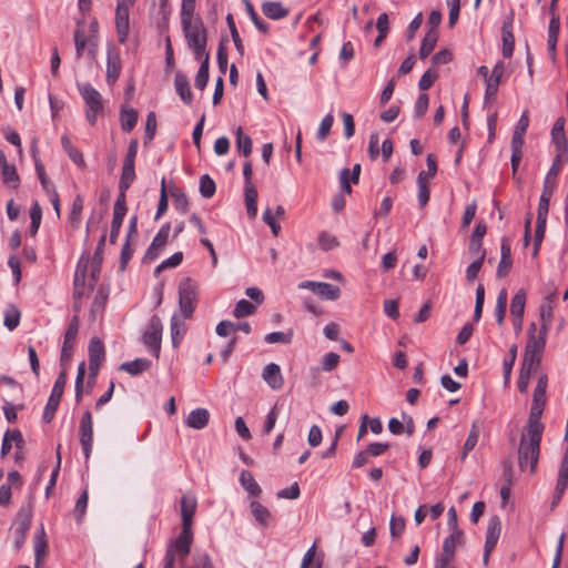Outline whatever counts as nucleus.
Segmentation results:
<instances>
[{"instance_id": "1", "label": "nucleus", "mask_w": 568, "mask_h": 568, "mask_svg": "<svg viewBox=\"0 0 568 568\" xmlns=\"http://www.w3.org/2000/svg\"><path fill=\"white\" fill-rule=\"evenodd\" d=\"M545 405L531 404L529 418L525 430L521 434L518 447L519 468L524 470L528 465L532 474L537 467L540 443L544 432V424L540 418Z\"/></svg>"}, {"instance_id": "2", "label": "nucleus", "mask_w": 568, "mask_h": 568, "mask_svg": "<svg viewBox=\"0 0 568 568\" xmlns=\"http://www.w3.org/2000/svg\"><path fill=\"white\" fill-rule=\"evenodd\" d=\"M77 88L85 103V120L94 125L98 115L103 111V100L100 92L88 82H78Z\"/></svg>"}, {"instance_id": "3", "label": "nucleus", "mask_w": 568, "mask_h": 568, "mask_svg": "<svg viewBox=\"0 0 568 568\" xmlns=\"http://www.w3.org/2000/svg\"><path fill=\"white\" fill-rule=\"evenodd\" d=\"M199 297V286L190 277L183 278L179 284V305L184 318H190L195 310Z\"/></svg>"}, {"instance_id": "4", "label": "nucleus", "mask_w": 568, "mask_h": 568, "mask_svg": "<svg viewBox=\"0 0 568 568\" xmlns=\"http://www.w3.org/2000/svg\"><path fill=\"white\" fill-rule=\"evenodd\" d=\"M192 542V529L182 528L176 540L170 545L164 557L163 568H174L176 557L184 558L189 555Z\"/></svg>"}, {"instance_id": "5", "label": "nucleus", "mask_w": 568, "mask_h": 568, "mask_svg": "<svg viewBox=\"0 0 568 568\" xmlns=\"http://www.w3.org/2000/svg\"><path fill=\"white\" fill-rule=\"evenodd\" d=\"M65 383H67V369L63 368L54 382L53 388L51 390V395H50L48 403L44 407V412H43V416H42V419L44 423H50L53 419L54 414L59 407L61 397L63 395Z\"/></svg>"}, {"instance_id": "6", "label": "nucleus", "mask_w": 568, "mask_h": 568, "mask_svg": "<svg viewBox=\"0 0 568 568\" xmlns=\"http://www.w3.org/2000/svg\"><path fill=\"white\" fill-rule=\"evenodd\" d=\"M136 0H118L115 9V27L118 40L125 43L130 31V8Z\"/></svg>"}, {"instance_id": "7", "label": "nucleus", "mask_w": 568, "mask_h": 568, "mask_svg": "<svg viewBox=\"0 0 568 568\" xmlns=\"http://www.w3.org/2000/svg\"><path fill=\"white\" fill-rule=\"evenodd\" d=\"M162 329L163 325L160 317L153 315L143 334V343L149 347L150 352L154 354L156 357L160 356L161 352Z\"/></svg>"}, {"instance_id": "8", "label": "nucleus", "mask_w": 568, "mask_h": 568, "mask_svg": "<svg viewBox=\"0 0 568 568\" xmlns=\"http://www.w3.org/2000/svg\"><path fill=\"white\" fill-rule=\"evenodd\" d=\"M32 510L30 506L21 507L17 514L14 528V548L19 550L26 542L28 531L31 526Z\"/></svg>"}, {"instance_id": "9", "label": "nucleus", "mask_w": 568, "mask_h": 568, "mask_svg": "<svg viewBox=\"0 0 568 568\" xmlns=\"http://www.w3.org/2000/svg\"><path fill=\"white\" fill-rule=\"evenodd\" d=\"M181 24L189 47L207 42V31L200 17H196L195 20L192 21L181 22Z\"/></svg>"}, {"instance_id": "10", "label": "nucleus", "mask_w": 568, "mask_h": 568, "mask_svg": "<svg viewBox=\"0 0 568 568\" xmlns=\"http://www.w3.org/2000/svg\"><path fill=\"white\" fill-rule=\"evenodd\" d=\"M79 316L73 315L67 332L64 334V341L61 349L60 364L67 369V365L71 361V355L75 345V339L79 331Z\"/></svg>"}, {"instance_id": "11", "label": "nucleus", "mask_w": 568, "mask_h": 568, "mask_svg": "<svg viewBox=\"0 0 568 568\" xmlns=\"http://www.w3.org/2000/svg\"><path fill=\"white\" fill-rule=\"evenodd\" d=\"M89 371L90 379H95L101 364L105 358V348L103 342L99 337H93L90 341L89 348Z\"/></svg>"}, {"instance_id": "12", "label": "nucleus", "mask_w": 568, "mask_h": 568, "mask_svg": "<svg viewBox=\"0 0 568 568\" xmlns=\"http://www.w3.org/2000/svg\"><path fill=\"white\" fill-rule=\"evenodd\" d=\"M298 288L310 290L326 301H336L341 295L339 287L325 282L304 281L298 284Z\"/></svg>"}, {"instance_id": "13", "label": "nucleus", "mask_w": 568, "mask_h": 568, "mask_svg": "<svg viewBox=\"0 0 568 568\" xmlns=\"http://www.w3.org/2000/svg\"><path fill=\"white\" fill-rule=\"evenodd\" d=\"M79 435L84 457L88 459L91 455L93 443V419L90 410H85L81 417Z\"/></svg>"}, {"instance_id": "14", "label": "nucleus", "mask_w": 568, "mask_h": 568, "mask_svg": "<svg viewBox=\"0 0 568 568\" xmlns=\"http://www.w3.org/2000/svg\"><path fill=\"white\" fill-rule=\"evenodd\" d=\"M126 204H125V195L120 194L114 203L113 207V219L111 222V231H110V243L114 244L118 235L120 233V229L123 223V219L126 214Z\"/></svg>"}, {"instance_id": "15", "label": "nucleus", "mask_w": 568, "mask_h": 568, "mask_svg": "<svg viewBox=\"0 0 568 568\" xmlns=\"http://www.w3.org/2000/svg\"><path fill=\"white\" fill-rule=\"evenodd\" d=\"M464 544V531L462 529H455L448 537L444 539L443 551L436 555L435 558L455 560L456 548Z\"/></svg>"}, {"instance_id": "16", "label": "nucleus", "mask_w": 568, "mask_h": 568, "mask_svg": "<svg viewBox=\"0 0 568 568\" xmlns=\"http://www.w3.org/2000/svg\"><path fill=\"white\" fill-rule=\"evenodd\" d=\"M170 223H165L161 226L156 235L154 236L151 245L149 246L144 258L146 261H154L158 258L160 251L165 246L170 234Z\"/></svg>"}, {"instance_id": "17", "label": "nucleus", "mask_w": 568, "mask_h": 568, "mask_svg": "<svg viewBox=\"0 0 568 568\" xmlns=\"http://www.w3.org/2000/svg\"><path fill=\"white\" fill-rule=\"evenodd\" d=\"M505 65L503 61H499L495 64V67L491 70V73L489 74V78L485 81L486 82V90H485V104L490 102L493 100L497 92L498 87L501 80V77L504 74Z\"/></svg>"}, {"instance_id": "18", "label": "nucleus", "mask_w": 568, "mask_h": 568, "mask_svg": "<svg viewBox=\"0 0 568 568\" xmlns=\"http://www.w3.org/2000/svg\"><path fill=\"white\" fill-rule=\"evenodd\" d=\"M565 121L558 119L551 129V139L555 143L557 154H561L565 161H568V142L565 134Z\"/></svg>"}, {"instance_id": "19", "label": "nucleus", "mask_w": 568, "mask_h": 568, "mask_svg": "<svg viewBox=\"0 0 568 568\" xmlns=\"http://www.w3.org/2000/svg\"><path fill=\"white\" fill-rule=\"evenodd\" d=\"M514 12L511 11L503 22L501 40H503V55L510 58L514 52L515 38L513 34Z\"/></svg>"}, {"instance_id": "20", "label": "nucleus", "mask_w": 568, "mask_h": 568, "mask_svg": "<svg viewBox=\"0 0 568 568\" xmlns=\"http://www.w3.org/2000/svg\"><path fill=\"white\" fill-rule=\"evenodd\" d=\"M181 517L182 528L191 529L193 524V516L196 510L197 501L195 496L186 494L181 498Z\"/></svg>"}, {"instance_id": "21", "label": "nucleus", "mask_w": 568, "mask_h": 568, "mask_svg": "<svg viewBox=\"0 0 568 568\" xmlns=\"http://www.w3.org/2000/svg\"><path fill=\"white\" fill-rule=\"evenodd\" d=\"M513 260H511V246L508 239L501 240L500 245V261L497 267V277H505L511 270Z\"/></svg>"}, {"instance_id": "22", "label": "nucleus", "mask_w": 568, "mask_h": 568, "mask_svg": "<svg viewBox=\"0 0 568 568\" xmlns=\"http://www.w3.org/2000/svg\"><path fill=\"white\" fill-rule=\"evenodd\" d=\"M262 377L272 389H280L284 384L281 368L275 363H270L264 367Z\"/></svg>"}, {"instance_id": "23", "label": "nucleus", "mask_w": 568, "mask_h": 568, "mask_svg": "<svg viewBox=\"0 0 568 568\" xmlns=\"http://www.w3.org/2000/svg\"><path fill=\"white\" fill-rule=\"evenodd\" d=\"M210 420V412L206 408H196L190 412L184 423L193 429H203Z\"/></svg>"}, {"instance_id": "24", "label": "nucleus", "mask_w": 568, "mask_h": 568, "mask_svg": "<svg viewBox=\"0 0 568 568\" xmlns=\"http://www.w3.org/2000/svg\"><path fill=\"white\" fill-rule=\"evenodd\" d=\"M501 531V523L498 517H493L487 527L485 549L487 552H491L496 547Z\"/></svg>"}, {"instance_id": "25", "label": "nucleus", "mask_w": 568, "mask_h": 568, "mask_svg": "<svg viewBox=\"0 0 568 568\" xmlns=\"http://www.w3.org/2000/svg\"><path fill=\"white\" fill-rule=\"evenodd\" d=\"M174 85L176 93L179 94L181 100L186 104H191L193 101V94L190 88L187 77L180 71L176 72L174 78Z\"/></svg>"}, {"instance_id": "26", "label": "nucleus", "mask_w": 568, "mask_h": 568, "mask_svg": "<svg viewBox=\"0 0 568 568\" xmlns=\"http://www.w3.org/2000/svg\"><path fill=\"white\" fill-rule=\"evenodd\" d=\"M75 44V55L80 59L83 55L84 49L88 47L90 55L94 53L91 36L85 34L81 29H77L73 34Z\"/></svg>"}, {"instance_id": "27", "label": "nucleus", "mask_w": 568, "mask_h": 568, "mask_svg": "<svg viewBox=\"0 0 568 568\" xmlns=\"http://www.w3.org/2000/svg\"><path fill=\"white\" fill-rule=\"evenodd\" d=\"M566 161L564 160V156L561 154H557L550 170L548 171L545 181H544V189L551 187V191H556L557 189V176L561 170L562 163Z\"/></svg>"}, {"instance_id": "28", "label": "nucleus", "mask_w": 568, "mask_h": 568, "mask_svg": "<svg viewBox=\"0 0 568 568\" xmlns=\"http://www.w3.org/2000/svg\"><path fill=\"white\" fill-rule=\"evenodd\" d=\"M48 541L45 538V532L43 526H41L40 530L37 531L34 536V568L41 567V558L47 556Z\"/></svg>"}, {"instance_id": "29", "label": "nucleus", "mask_w": 568, "mask_h": 568, "mask_svg": "<svg viewBox=\"0 0 568 568\" xmlns=\"http://www.w3.org/2000/svg\"><path fill=\"white\" fill-rule=\"evenodd\" d=\"M138 111L133 108L123 105L120 112L121 129L125 133H130L138 122Z\"/></svg>"}, {"instance_id": "30", "label": "nucleus", "mask_w": 568, "mask_h": 568, "mask_svg": "<svg viewBox=\"0 0 568 568\" xmlns=\"http://www.w3.org/2000/svg\"><path fill=\"white\" fill-rule=\"evenodd\" d=\"M170 328H171L172 345L174 348H178L185 335V332H186L185 323L181 320V317L179 315L174 314L171 317V327Z\"/></svg>"}, {"instance_id": "31", "label": "nucleus", "mask_w": 568, "mask_h": 568, "mask_svg": "<svg viewBox=\"0 0 568 568\" xmlns=\"http://www.w3.org/2000/svg\"><path fill=\"white\" fill-rule=\"evenodd\" d=\"M121 73V59L118 54L109 51L106 61V81L113 84Z\"/></svg>"}, {"instance_id": "32", "label": "nucleus", "mask_w": 568, "mask_h": 568, "mask_svg": "<svg viewBox=\"0 0 568 568\" xmlns=\"http://www.w3.org/2000/svg\"><path fill=\"white\" fill-rule=\"evenodd\" d=\"M263 13L273 20H280L288 14V10L285 9L281 2L277 1H265L262 4Z\"/></svg>"}, {"instance_id": "33", "label": "nucleus", "mask_w": 568, "mask_h": 568, "mask_svg": "<svg viewBox=\"0 0 568 568\" xmlns=\"http://www.w3.org/2000/svg\"><path fill=\"white\" fill-rule=\"evenodd\" d=\"M568 485V446L566 448L556 484L557 498L560 499Z\"/></svg>"}, {"instance_id": "34", "label": "nucleus", "mask_w": 568, "mask_h": 568, "mask_svg": "<svg viewBox=\"0 0 568 568\" xmlns=\"http://www.w3.org/2000/svg\"><path fill=\"white\" fill-rule=\"evenodd\" d=\"M151 366V362L146 358H136L131 362H125L120 365V369L129 373L132 376L139 375L148 371Z\"/></svg>"}, {"instance_id": "35", "label": "nucleus", "mask_w": 568, "mask_h": 568, "mask_svg": "<svg viewBox=\"0 0 568 568\" xmlns=\"http://www.w3.org/2000/svg\"><path fill=\"white\" fill-rule=\"evenodd\" d=\"M61 145L63 150L67 152L69 158L80 168L85 166V161L83 159V155L79 149H77L68 135L61 136Z\"/></svg>"}, {"instance_id": "36", "label": "nucleus", "mask_w": 568, "mask_h": 568, "mask_svg": "<svg viewBox=\"0 0 568 568\" xmlns=\"http://www.w3.org/2000/svg\"><path fill=\"white\" fill-rule=\"evenodd\" d=\"M244 201L247 215L251 219H254L257 214V191L253 184H250V186H244Z\"/></svg>"}, {"instance_id": "37", "label": "nucleus", "mask_w": 568, "mask_h": 568, "mask_svg": "<svg viewBox=\"0 0 568 568\" xmlns=\"http://www.w3.org/2000/svg\"><path fill=\"white\" fill-rule=\"evenodd\" d=\"M536 325L532 323L529 327V335L526 348L530 351V353H535L541 356L546 341L542 336H536L535 334Z\"/></svg>"}, {"instance_id": "38", "label": "nucleus", "mask_w": 568, "mask_h": 568, "mask_svg": "<svg viewBox=\"0 0 568 568\" xmlns=\"http://www.w3.org/2000/svg\"><path fill=\"white\" fill-rule=\"evenodd\" d=\"M135 179L134 163L123 162L122 174L119 183L120 194L125 195V191L131 186Z\"/></svg>"}, {"instance_id": "39", "label": "nucleus", "mask_w": 568, "mask_h": 568, "mask_svg": "<svg viewBox=\"0 0 568 568\" xmlns=\"http://www.w3.org/2000/svg\"><path fill=\"white\" fill-rule=\"evenodd\" d=\"M235 138L237 151L244 156H248L252 153V139L244 134L242 126L235 129Z\"/></svg>"}, {"instance_id": "40", "label": "nucleus", "mask_w": 568, "mask_h": 568, "mask_svg": "<svg viewBox=\"0 0 568 568\" xmlns=\"http://www.w3.org/2000/svg\"><path fill=\"white\" fill-rule=\"evenodd\" d=\"M240 481L241 485L244 487V489L252 496H258L262 491L261 487L254 479L252 473L250 470H242L240 475Z\"/></svg>"}, {"instance_id": "41", "label": "nucleus", "mask_w": 568, "mask_h": 568, "mask_svg": "<svg viewBox=\"0 0 568 568\" xmlns=\"http://www.w3.org/2000/svg\"><path fill=\"white\" fill-rule=\"evenodd\" d=\"M438 34L435 30H428L422 41V45L419 49V58L426 59L430 52L434 50L437 43Z\"/></svg>"}, {"instance_id": "42", "label": "nucleus", "mask_w": 568, "mask_h": 568, "mask_svg": "<svg viewBox=\"0 0 568 568\" xmlns=\"http://www.w3.org/2000/svg\"><path fill=\"white\" fill-rule=\"evenodd\" d=\"M554 191H551V187L548 189L542 187V192L539 199L538 204V214L537 220H540V222L547 221L548 212H549V203L550 199L554 195Z\"/></svg>"}, {"instance_id": "43", "label": "nucleus", "mask_w": 568, "mask_h": 568, "mask_svg": "<svg viewBox=\"0 0 568 568\" xmlns=\"http://www.w3.org/2000/svg\"><path fill=\"white\" fill-rule=\"evenodd\" d=\"M526 304V293L519 290L513 297L510 304V314L513 317H523Z\"/></svg>"}, {"instance_id": "44", "label": "nucleus", "mask_w": 568, "mask_h": 568, "mask_svg": "<svg viewBox=\"0 0 568 568\" xmlns=\"http://www.w3.org/2000/svg\"><path fill=\"white\" fill-rule=\"evenodd\" d=\"M479 433H480L479 427L477 426V424L473 423L470 432H469L467 439L463 447V453L460 456L462 460H464L467 457L468 453L470 450H473L475 448V446L477 445L478 438H479Z\"/></svg>"}, {"instance_id": "45", "label": "nucleus", "mask_w": 568, "mask_h": 568, "mask_svg": "<svg viewBox=\"0 0 568 568\" xmlns=\"http://www.w3.org/2000/svg\"><path fill=\"white\" fill-rule=\"evenodd\" d=\"M1 173L2 181L8 187L17 189L19 186L20 179L14 165H4V168L1 170Z\"/></svg>"}, {"instance_id": "46", "label": "nucleus", "mask_w": 568, "mask_h": 568, "mask_svg": "<svg viewBox=\"0 0 568 568\" xmlns=\"http://www.w3.org/2000/svg\"><path fill=\"white\" fill-rule=\"evenodd\" d=\"M251 513L254 518L263 526H266L271 517L268 509L258 501H252L250 505Z\"/></svg>"}, {"instance_id": "47", "label": "nucleus", "mask_w": 568, "mask_h": 568, "mask_svg": "<svg viewBox=\"0 0 568 568\" xmlns=\"http://www.w3.org/2000/svg\"><path fill=\"white\" fill-rule=\"evenodd\" d=\"M507 301H508L507 291L501 290L497 296L496 307H495V317H496V322L499 325H501L505 320Z\"/></svg>"}, {"instance_id": "48", "label": "nucleus", "mask_w": 568, "mask_h": 568, "mask_svg": "<svg viewBox=\"0 0 568 568\" xmlns=\"http://www.w3.org/2000/svg\"><path fill=\"white\" fill-rule=\"evenodd\" d=\"M226 23H227V27L230 29L231 37H232V40H233L234 45L236 48V51L240 53V55H243L244 54V45H243L242 39H241L240 34H239V31L236 29L233 16L231 13H229L226 16Z\"/></svg>"}, {"instance_id": "49", "label": "nucleus", "mask_w": 568, "mask_h": 568, "mask_svg": "<svg viewBox=\"0 0 568 568\" xmlns=\"http://www.w3.org/2000/svg\"><path fill=\"white\" fill-rule=\"evenodd\" d=\"M546 389H547V376L542 375L538 378L537 385L534 389L532 403L546 404Z\"/></svg>"}, {"instance_id": "50", "label": "nucleus", "mask_w": 568, "mask_h": 568, "mask_svg": "<svg viewBox=\"0 0 568 568\" xmlns=\"http://www.w3.org/2000/svg\"><path fill=\"white\" fill-rule=\"evenodd\" d=\"M85 291V267L82 270L78 265L74 274V297L77 300L82 298Z\"/></svg>"}, {"instance_id": "51", "label": "nucleus", "mask_w": 568, "mask_h": 568, "mask_svg": "<svg viewBox=\"0 0 568 568\" xmlns=\"http://www.w3.org/2000/svg\"><path fill=\"white\" fill-rule=\"evenodd\" d=\"M243 2L245 4V9H246L248 17L251 18L252 22L257 28V30H260L262 33H267L268 26L260 19L252 2L250 0H243Z\"/></svg>"}, {"instance_id": "52", "label": "nucleus", "mask_w": 568, "mask_h": 568, "mask_svg": "<svg viewBox=\"0 0 568 568\" xmlns=\"http://www.w3.org/2000/svg\"><path fill=\"white\" fill-rule=\"evenodd\" d=\"M255 310L256 307L247 300H240L233 310V315L236 318H242L254 314Z\"/></svg>"}, {"instance_id": "53", "label": "nucleus", "mask_w": 568, "mask_h": 568, "mask_svg": "<svg viewBox=\"0 0 568 568\" xmlns=\"http://www.w3.org/2000/svg\"><path fill=\"white\" fill-rule=\"evenodd\" d=\"M106 302V295L102 290H99L91 304L90 316L91 321H95L97 316L103 311Z\"/></svg>"}, {"instance_id": "54", "label": "nucleus", "mask_w": 568, "mask_h": 568, "mask_svg": "<svg viewBox=\"0 0 568 568\" xmlns=\"http://www.w3.org/2000/svg\"><path fill=\"white\" fill-rule=\"evenodd\" d=\"M293 332H272L265 335L264 341L268 344H290L292 342Z\"/></svg>"}, {"instance_id": "55", "label": "nucleus", "mask_w": 568, "mask_h": 568, "mask_svg": "<svg viewBox=\"0 0 568 568\" xmlns=\"http://www.w3.org/2000/svg\"><path fill=\"white\" fill-rule=\"evenodd\" d=\"M216 190L215 182L207 175L204 174L200 179V193L203 197L210 199L214 195Z\"/></svg>"}, {"instance_id": "56", "label": "nucleus", "mask_w": 568, "mask_h": 568, "mask_svg": "<svg viewBox=\"0 0 568 568\" xmlns=\"http://www.w3.org/2000/svg\"><path fill=\"white\" fill-rule=\"evenodd\" d=\"M20 323V312L17 307L10 306L4 313V326L13 331Z\"/></svg>"}, {"instance_id": "57", "label": "nucleus", "mask_w": 568, "mask_h": 568, "mask_svg": "<svg viewBox=\"0 0 568 568\" xmlns=\"http://www.w3.org/2000/svg\"><path fill=\"white\" fill-rule=\"evenodd\" d=\"M209 65L207 60L202 61L200 69L196 73L194 85L199 90H204L209 82Z\"/></svg>"}, {"instance_id": "58", "label": "nucleus", "mask_w": 568, "mask_h": 568, "mask_svg": "<svg viewBox=\"0 0 568 568\" xmlns=\"http://www.w3.org/2000/svg\"><path fill=\"white\" fill-rule=\"evenodd\" d=\"M333 122H334V116L331 113H328L327 115H325L323 118V120L321 121L320 128L317 130V133H316V138L318 141L324 142L327 139V136L331 132Z\"/></svg>"}, {"instance_id": "59", "label": "nucleus", "mask_w": 568, "mask_h": 568, "mask_svg": "<svg viewBox=\"0 0 568 568\" xmlns=\"http://www.w3.org/2000/svg\"><path fill=\"white\" fill-rule=\"evenodd\" d=\"M34 166H36L38 179H39L43 190L47 193H50L52 190H54V187L52 186V184L50 183V181L48 180V178L45 175L44 165L42 164V162L39 159L34 158Z\"/></svg>"}, {"instance_id": "60", "label": "nucleus", "mask_w": 568, "mask_h": 568, "mask_svg": "<svg viewBox=\"0 0 568 568\" xmlns=\"http://www.w3.org/2000/svg\"><path fill=\"white\" fill-rule=\"evenodd\" d=\"M85 376V363L81 362L78 366V373L75 378V400L81 402L83 395V382Z\"/></svg>"}, {"instance_id": "61", "label": "nucleus", "mask_w": 568, "mask_h": 568, "mask_svg": "<svg viewBox=\"0 0 568 568\" xmlns=\"http://www.w3.org/2000/svg\"><path fill=\"white\" fill-rule=\"evenodd\" d=\"M226 41H227L226 39H222L220 41L219 47H217V52H216L219 69L222 73H225L226 69H227Z\"/></svg>"}, {"instance_id": "62", "label": "nucleus", "mask_w": 568, "mask_h": 568, "mask_svg": "<svg viewBox=\"0 0 568 568\" xmlns=\"http://www.w3.org/2000/svg\"><path fill=\"white\" fill-rule=\"evenodd\" d=\"M195 0H182L181 22L195 20Z\"/></svg>"}, {"instance_id": "63", "label": "nucleus", "mask_w": 568, "mask_h": 568, "mask_svg": "<svg viewBox=\"0 0 568 568\" xmlns=\"http://www.w3.org/2000/svg\"><path fill=\"white\" fill-rule=\"evenodd\" d=\"M541 356L535 353H530L529 349H525L524 361L521 365V369L531 372L535 366L540 363Z\"/></svg>"}, {"instance_id": "64", "label": "nucleus", "mask_w": 568, "mask_h": 568, "mask_svg": "<svg viewBox=\"0 0 568 568\" xmlns=\"http://www.w3.org/2000/svg\"><path fill=\"white\" fill-rule=\"evenodd\" d=\"M339 363V355L334 352L326 353L322 358V369L325 372H332L337 367Z\"/></svg>"}]
</instances>
